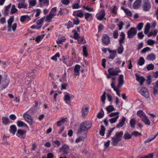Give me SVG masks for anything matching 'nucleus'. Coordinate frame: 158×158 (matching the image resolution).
<instances>
[{
    "label": "nucleus",
    "instance_id": "obj_23",
    "mask_svg": "<svg viewBox=\"0 0 158 158\" xmlns=\"http://www.w3.org/2000/svg\"><path fill=\"white\" fill-rule=\"evenodd\" d=\"M31 19L30 16L28 15H24L21 16L20 20L21 22H23L25 20H28Z\"/></svg>",
    "mask_w": 158,
    "mask_h": 158
},
{
    "label": "nucleus",
    "instance_id": "obj_2",
    "mask_svg": "<svg viewBox=\"0 0 158 158\" xmlns=\"http://www.w3.org/2000/svg\"><path fill=\"white\" fill-rule=\"evenodd\" d=\"M92 126V123L90 121H85L82 123L80 125V128L77 133L81 134L83 131L89 129Z\"/></svg>",
    "mask_w": 158,
    "mask_h": 158
},
{
    "label": "nucleus",
    "instance_id": "obj_43",
    "mask_svg": "<svg viewBox=\"0 0 158 158\" xmlns=\"http://www.w3.org/2000/svg\"><path fill=\"white\" fill-rule=\"evenodd\" d=\"M119 117V115H117L114 118H113L109 120V121L111 123H115L118 119Z\"/></svg>",
    "mask_w": 158,
    "mask_h": 158
},
{
    "label": "nucleus",
    "instance_id": "obj_50",
    "mask_svg": "<svg viewBox=\"0 0 158 158\" xmlns=\"http://www.w3.org/2000/svg\"><path fill=\"white\" fill-rule=\"evenodd\" d=\"M33 75V74L32 75H31V74H28V75L26 77L25 79L27 80V81H30L32 80V76Z\"/></svg>",
    "mask_w": 158,
    "mask_h": 158
},
{
    "label": "nucleus",
    "instance_id": "obj_26",
    "mask_svg": "<svg viewBox=\"0 0 158 158\" xmlns=\"http://www.w3.org/2000/svg\"><path fill=\"white\" fill-rule=\"evenodd\" d=\"M158 135V132L156 135H152L151 137H149L144 142V143H148L150 142L153 140Z\"/></svg>",
    "mask_w": 158,
    "mask_h": 158
},
{
    "label": "nucleus",
    "instance_id": "obj_17",
    "mask_svg": "<svg viewBox=\"0 0 158 158\" xmlns=\"http://www.w3.org/2000/svg\"><path fill=\"white\" fill-rule=\"evenodd\" d=\"M66 40L65 37L63 36H59L58 39L56 40L57 43L59 45L60 44L65 41Z\"/></svg>",
    "mask_w": 158,
    "mask_h": 158
},
{
    "label": "nucleus",
    "instance_id": "obj_46",
    "mask_svg": "<svg viewBox=\"0 0 158 158\" xmlns=\"http://www.w3.org/2000/svg\"><path fill=\"white\" fill-rule=\"evenodd\" d=\"M83 55L84 56L87 57L88 56V53L87 52V48L86 46H83Z\"/></svg>",
    "mask_w": 158,
    "mask_h": 158
},
{
    "label": "nucleus",
    "instance_id": "obj_61",
    "mask_svg": "<svg viewBox=\"0 0 158 158\" xmlns=\"http://www.w3.org/2000/svg\"><path fill=\"white\" fill-rule=\"evenodd\" d=\"M92 14L89 13H86L84 15L85 16V19L88 20L89 18L91 16Z\"/></svg>",
    "mask_w": 158,
    "mask_h": 158
},
{
    "label": "nucleus",
    "instance_id": "obj_44",
    "mask_svg": "<svg viewBox=\"0 0 158 158\" xmlns=\"http://www.w3.org/2000/svg\"><path fill=\"white\" fill-rule=\"evenodd\" d=\"M106 93L105 92H104L103 94L101 96V101L102 102L103 104L105 103V101L106 100Z\"/></svg>",
    "mask_w": 158,
    "mask_h": 158
},
{
    "label": "nucleus",
    "instance_id": "obj_1",
    "mask_svg": "<svg viewBox=\"0 0 158 158\" xmlns=\"http://www.w3.org/2000/svg\"><path fill=\"white\" fill-rule=\"evenodd\" d=\"M123 135L122 131L116 132L114 135L112 137L111 141V144L113 146H117L118 142L121 140V138Z\"/></svg>",
    "mask_w": 158,
    "mask_h": 158
},
{
    "label": "nucleus",
    "instance_id": "obj_51",
    "mask_svg": "<svg viewBox=\"0 0 158 158\" xmlns=\"http://www.w3.org/2000/svg\"><path fill=\"white\" fill-rule=\"evenodd\" d=\"M83 8L86 10L89 11H94V10L93 8L90 7H89L88 6H83Z\"/></svg>",
    "mask_w": 158,
    "mask_h": 158
},
{
    "label": "nucleus",
    "instance_id": "obj_40",
    "mask_svg": "<svg viewBox=\"0 0 158 158\" xmlns=\"http://www.w3.org/2000/svg\"><path fill=\"white\" fill-rule=\"evenodd\" d=\"M135 120L134 118H132L130 120V124L131 127L134 128L135 127Z\"/></svg>",
    "mask_w": 158,
    "mask_h": 158
},
{
    "label": "nucleus",
    "instance_id": "obj_62",
    "mask_svg": "<svg viewBox=\"0 0 158 158\" xmlns=\"http://www.w3.org/2000/svg\"><path fill=\"white\" fill-rule=\"evenodd\" d=\"M73 32H74V38L76 40L79 37V34L76 31H73Z\"/></svg>",
    "mask_w": 158,
    "mask_h": 158
},
{
    "label": "nucleus",
    "instance_id": "obj_37",
    "mask_svg": "<svg viewBox=\"0 0 158 158\" xmlns=\"http://www.w3.org/2000/svg\"><path fill=\"white\" fill-rule=\"evenodd\" d=\"M118 8L116 5H115L113 6V8H111V10L112 14L116 15L117 13Z\"/></svg>",
    "mask_w": 158,
    "mask_h": 158
},
{
    "label": "nucleus",
    "instance_id": "obj_9",
    "mask_svg": "<svg viewBox=\"0 0 158 158\" xmlns=\"http://www.w3.org/2000/svg\"><path fill=\"white\" fill-rule=\"evenodd\" d=\"M108 72L109 74L112 76H117L118 75L119 72L116 69L113 68H109L108 70Z\"/></svg>",
    "mask_w": 158,
    "mask_h": 158
},
{
    "label": "nucleus",
    "instance_id": "obj_4",
    "mask_svg": "<svg viewBox=\"0 0 158 158\" xmlns=\"http://www.w3.org/2000/svg\"><path fill=\"white\" fill-rule=\"evenodd\" d=\"M137 32L136 28L131 27L127 32V37L129 39L133 38L136 35Z\"/></svg>",
    "mask_w": 158,
    "mask_h": 158
},
{
    "label": "nucleus",
    "instance_id": "obj_42",
    "mask_svg": "<svg viewBox=\"0 0 158 158\" xmlns=\"http://www.w3.org/2000/svg\"><path fill=\"white\" fill-rule=\"evenodd\" d=\"M55 15L49 13V15H47L46 17V20L48 21L49 22H50L51 21V19L52 18H53V17Z\"/></svg>",
    "mask_w": 158,
    "mask_h": 158
},
{
    "label": "nucleus",
    "instance_id": "obj_52",
    "mask_svg": "<svg viewBox=\"0 0 158 158\" xmlns=\"http://www.w3.org/2000/svg\"><path fill=\"white\" fill-rule=\"evenodd\" d=\"M59 57L60 54L59 53H57L53 56L52 57L51 59L52 60L56 61L57 60V57Z\"/></svg>",
    "mask_w": 158,
    "mask_h": 158
},
{
    "label": "nucleus",
    "instance_id": "obj_60",
    "mask_svg": "<svg viewBox=\"0 0 158 158\" xmlns=\"http://www.w3.org/2000/svg\"><path fill=\"white\" fill-rule=\"evenodd\" d=\"M44 19H45L44 17H42L40 19H39L37 21V22H36L37 24L38 25H40V24H41L44 21Z\"/></svg>",
    "mask_w": 158,
    "mask_h": 158
},
{
    "label": "nucleus",
    "instance_id": "obj_47",
    "mask_svg": "<svg viewBox=\"0 0 158 158\" xmlns=\"http://www.w3.org/2000/svg\"><path fill=\"white\" fill-rule=\"evenodd\" d=\"M11 6V3H10L8 6L5 8L4 12L5 14L8 15V11Z\"/></svg>",
    "mask_w": 158,
    "mask_h": 158
},
{
    "label": "nucleus",
    "instance_id": "obj_55",
    "mask_svg": "<svg viewBox=\"0 0 158 158\" xmlns=\"http://www.w3.org/2000/svg\"><path fill=\"white\" fill-rule=\"evenodd\" d=\"M124 12L127 15L131 17L132 16V14L131 11L128 9H127L124 10Z\"/></svg>",
    "mask_w": 158,
    "mask_h": 158
},
{
    "label": "nucleus",
    "instance_id": "obj_29",
    "mask_svg": "<svg viewBox=\"0 0 158 158\" xmlns=\"http://www.w3.org/2000/svg\"><path fill=\"white\" fill-rule=\"evenodd\" d=\"M156 59V56L153 54H151L148 56L147 59L148 60H153Z\"/></svg>",
    "mask_w": 158,
    "mask_h": 158
},
{
    "label": "nucleus",
    "instance_id": "obj_12",
    "mask_svg": "<svg viewBox=\"0 0 158 158\" xmlns=\"http://www.w3.org/2000/svg\"><path fill=\"white\" fill-rule=\"evenodd\" d=\"M124 83L123 76V75H120L118 78V83L117 85L118 88L121 86Z\"/></svg>",
    "mask_w": 158,
    "mask_h": 158
},
{
    "label": "nucleus",
    "instance_id": "obj_14",
    "mask_svg": "<svg viewBox=\"0 0 158 158\" xmlns=\"http://www.w3.org/2000/svg\"><path fill=\"white\" fill-rule=\"evenodd\" d=\"M125 34L123 32H121L120 35V38L119 40V44H122L124 43L125 39Z\"/></svg>",
    "mask_w": 158,
    "mask_h": 158
},
{
    "label": "nucleus",
    "instance_id": "obj_28",
    "mask_svg": "<svg viewBox=\"0 0 158 158\" xmlns=\"http://www.w3.org/2000/svg\"><path fill=\"white\" fill-rule=\"evenodd\" d=\"M2 123L6 125L9 124L10 122L9 118L6 117H3L2 118Z\"/></svg>",
    "mask_w": 158,
    "mask_h": 158
},
{
    "label": "nucleus",
    "instance_id": "obj_21",
    "mask_svg": "<svg viewBox=\"0 0 158 158\" xmlns=\"http://www.w3.org/2000/svg\"><path fill=\"white\" fill-rule=\"evenodd\" d=\"M141 120L145 124L148 125H150V121L146 115Z\"/></svg>",
    "mask_w": 158,
    "mask_h": 158
},
{
    "label": "nucleus",
    "instance_id": "obj_20",
    "mask_svg": "<svg viewBox=\"0 0 158 158\" xmlns=\"http://www.w3.org/2000/svg\"><path fill=\"white\" fill-rule=\"evenodd\" d=\"M64 98L65 102L67 104H69V101L70 100V94L68 93H65Z\"/></svg>",
    "mask_w": 158,
    "mask_h": 158
},
{
    "label": "nucleus",
    "instance_id": "obj_34",
    "mask_svg": "<svg viewBox=\"0 0 158 158\" xmlns=\"http://www.w3.org/2000/svg\"><path fill=\"white\" fill-rule=\"evenodd\" d=\"M104 114V112L102 109H101L100 111L99 112L97 115L98 118H100L103 117Z\"/></svg>",
    "mask_w": 158,
    "mask_h": 158
},
{
    "label": "nucleus",
    "instance_id": "obj_31",
    "mask_svg": "<svg viewBox=\"0 0 158 158\" xmlns=\"http://www.w3.org/2000/svg\"><path fill=\"white\" fill-rule=\"evenodd\" d=\"M17 125L19 127L24 126V127H27V125L23 122L19 120L17 122Z\"/></svg>",
    "mask_w": 158,
    "mask_h": 158
},
{
    "label": "nucleus",
    "instance_id": "obj_19",
    "mask_svg": "<svg viewBox=\"0 0 158 158\" xmlns=\"http://www.w3.org/2000/svg\"><path fill=\"white\" fill-rule=\"evenodd\" d=\"M151 8V5L150 3L148 2H146L144 3L143 6V10L145 11H148Z\"/></svg>",
    "mask_w": 158,
    "mask_h": 158
},
{
    "label": "nucleus",
    "instance_id": "obj_63",
    "mask_svg": "<svg viewBox=\"0 0 158 158\" xmlns=\"http://www.w3.org/2000/svg\"><path fill=\"white\" fill-rule=\"evenodd\" d=\"M73 23L74 24L78 25L79 24L80 22V20L77 17H76L73 20Z\"/></svg>",
    "mask_w": 158,
    "mask_h": 158
},
{
    "label": "nucleus",
    "instance_id": "obj_56",
    "mask_svg": "<svg viewBox=\"0 0 158 158\" xmlns=\"http://www.w3.org/2000/svg\"><path fill=\"white\" fill-rule=\"evenodd\" d=\"M131 134L132 135H134L135 136H137L139 135H141V133H139L137 131H134L131 133Z\"/></svg>",
    "mask_w": 158,
    "mask_h": 158
},
{
    "label": "nucleus",
    "instance_id": "obj_49",
    "mask_svg": "<svg viewBox=\"0 0 158 158\" xmlns=\"http://www.w3.org/2000/svg\"><path fill=\"white\" fill-rule=\"evenodd\" d=\"M65 26L68 29L72 28L73 27L72 22L70 21H69L67 23L65 24Z\"/></svg>",
    "mask_w": 158,
    "mask_h": 158
},
{
    "label": "nucleus",
    "instance_id": "obj_11",
    "mask_svg": "<svg viewBox=\"0 0 158 158\" xmlns=\"http://www.w3.org/2000/svg\"><path fill=\"white\" fill-rule=\"evenodd\" d=\"M135 76L136 80L139 82L140 85H142L145 80L144 78L143 77L140 76L137 74H136Z\"/></svg>",
    "mask_w": 158,
    "mask_h": 158
},
{
    "label": "nucleus",
    "instance_id": "obj_32",
    "mask_svg": "<svg viewBox=\"0 0 158 158\" xmlns=\"http://www.w3.org/2000/svg\"><path fill=\"white\" fill-rule=\"evenodd\" d=\"M116 50H114L112 51V52L110 54L109 57V59H113L116 56L117 53Z\"/></svg>",
    "mask_w": 158,
    "mask_h": 158
},
{
    "label": "nucleus",
    "instance_id": "obj_54",
    "mask_svg": "<svg viewBox=\"0 0 158 158\" xmlns=\"http://www.w3.org/2000/svg\"><path fill=\"white\" fill-rule=\"evenodd\" d=\"M153 154L152 153H150L148 155L143 156L140 157V158H153Z\"/></svg>",
    "mask_w": 158,
    "mask_h": 158
},
{
    "label": "nucleus",
    "instance_id": "obj_57",
    "mask_svg": "<svg viewBox=\"0 0 158 158\" xmlns=\"http://www.w3.org/2000/svg\"><path fill=\"white\" fill-rule=\"evenodd\" d=\"M86 137V136L85 137H81L77 138L76 140V143L82 141H83L84 139Z\"/></svg>",
    "mask_w": 158,
    "mask_h": 158
},
{
    "label": "nucleus",
    "instance_id": "obj_39",
    "mask_svg": "<svg viewBox=\"0 0 158 158\" xmlns=\"http://www.w3.org/2000/svg\"><path fill=\"white\" fill-rule=\"evenodd\" d=\"M64 10L65 11V12H64L63 13L62 12V9L61 8L60 9V10L58 12V13L57 14V15H62L63 14H68L69 12V10L66 9H64Z\"/></svg>",
    "mask_w": 158,
    "mask_h": 158
},
{
    "label": "nucleus",
    "instance_id": "obj_27",
    "mask_svg": "<svg viewBox=\"0 0 158 158\" xmlns=\"http://www.w3.org/2000/svg\"><path fill=\"white\" fill-rule=\"evenodd\" d=\"M137 114L141 119L146 115L145 113L142 110H138L137 113Z\"/></svg>",
    "mask_w": 158,
    "mask_h": 158
},
{
    "label": "nucleus",
    "instance_id": "obj_3",
    "mask_svg": "<svg viewBox=\"0 0 158 158\" xmlns=\"http://www.w3.org/2000/svg\"><path fill=\"white\" fill-rule=\"evenodd\" d=\"M138 92L145 98H148L149 97L150 94L147 89L145 87L140 86L138 88Z\"/></svg>",
    "mask_w": 158,
    "mask_h": 158
},
{
    "label": "nucleus",
    "instance_id": "obj_18",
    "mask_svg": "<svg viewBox=\"0 0 158 158\" xmlns=\"http://www.w3.org/2000/svg\"><path fill=\"white\" fill-rule=\"evenodd\" d=\"M102 40L103 43L105 44H108L110 42L109 37L107 35L103 36Z\"/></svg>",
    "mask_w": 158,
    "mask_h": 158
},
{
    "label": "nucleus",
    "instance_id": "obj_22",
    "mask_svg": "<svg viewBox=\"0 0 158 158\" xmlns=\"http://www.w3.org/2000/svg\"><path fill=\"white\" fill-rule=\"evenodd\" d=\"M27 4L24 2L19 3L17 5L18 8L19 9H21V8L27 9Z\"/></svg>",
    "mask_w": 158,
    "mask_h": 158
},
{
    "label": "nucleus",
    "instance_id": "obj_7",
    "mask_svg": "<svg viewBox=\"0 0 158 158\" xmlns=\"http://www.w3.org/2000/svg\"><path fill=\"white\" fill-rule=\"evenodd\" d=\"M26 131L24 130L21 129L18 130L16 135L19 138L23 139L25 137V134Z\"/></svg>",
    "mask_w": 158,
    "mask_h": 158
},
{
    "label": "nucleus",
    "instance_id": "obj_64",
    "mask_svg": "<svg viewBox=\"0 0 158 158\" xmlns=\"http://www.w3.org/2000/svg\"><path fill=\"white\" fill-rule=\"evenodd\" d=\"M143 24V23H139L137 25V28L139 31H140L142 28Z\"/></svg>",
    "mask_w": 158,
    "mask_h": 158
},
{
    "label": "nucleus",
    "instance_id": "obj_15",
    "mask_svg": "<svg viewBox=\"0 0 158 158\" xmlns=\"http://www.w3.org/2000/svg\"><path fill=\"white\" fill-rule=\"evenodd\" d=\"M126 119V118L125 117L123 116L122 119L120 120L118 124L116 125V127L117 128H119L123 127L124 124Z\"/></svg>",
    "mask_w": 158,
    "mask_h": 158
},
{
    "label": "nucleus",
    "instance_id": "obj_38",
    "mask_svg": "<svg viewBox=\"0 0 158 158\" xmlns=\"http://www.w3.org/2000/svg\"><path fill=\"white\" fill-rule=\"evenodd\" d=\"M13 17H11L7 20L8 27H10V26H11V24L14 21Z\"/></svg>",
    "mask_w": 158,
    "mask_h": 158
},
{
    "label": "nucleus",
    "instance_id": "obj_59",
    "mask_svg": "<svg viewBox=\"0 0 158 158\" xmlns=\"http://www.w3.org/2000/svg\"><path fill=\"white\" fill-rule=\"evenodd\" d=\"M154 68V66L153 64H150L148 65L147 67V69L148 70H153Z\"/></svg>",
    "mask_w": 158,
    "mask_h": 158
},
{
    "label": "nucleus",
    "instance_id": "obj_58",
    "mask_svg": "<svg viewBox=\"0 0 158 158\" xmlns=\"http://www.w3.org/2000/svg\"><path fill=\"white\" fill-rule=\"evenodd\" d=\"M119 114L118 112H116L112 113L110 114L108 116L110 117H115L117 115H119L118 114Z\"/></svg>",
    "mask_w": 158,
    "mask_h": 158
},
{
    "label": "nucleus",
    "instance_id": "obj_36",
    "mask_svg": "<svg viewBox=\"0 0 158 158\" xmlns=\"http://www.w3.org/2000/svg\"><path fill=\"white\" fill-rule=\"evenodd\" d=\"M145 62L144 58L142 57H140L138 61V64L139 65H142Z\"/></svg>",
    "mask_w": 158,
    "mask_h": 158
},
{
    "label": "nucleus",
    "instance_id": "obj_48",
    "mask_svg": "<svg viewBox=\"0 0 158 158\" xmlns=\"http://www.w3.org/2000/svg\"><path fill=\"white\" fill-rule=\"evenodd\" d=\"M56 7H55L52 8L50 12V13L55 16L56 15Z\"/></svg>",
    "mask_w": 158,
    "mask_h": 158
},
{
    "label": "nucleus",
    "instance_id": "obj_25",
    "mask_svg": "<svg viewBox=\"0 0 158 158\" xmlns=\"http://www.w3.org/2000/svg\"><path fill=\"white\" fill-rule=\"evenodd\" d=\"M10 132L13 135H15L17 131V128L15 125H13L10 126Z\"/></svg>",
    "mask_w": 158,
    "mask_h": 158
},
{
    "label": "nucleus",
    "instance_id": "obj_33",
    "mask_svg": "<svg viewBox=\"0 0 158 158\" xmlns=\"http://www.w3.org/2000/svg\"><path fill=\"white\" fill-rule=\"evenodd\" d=\"M106 110L108 113H110L115 110V109L114 106L112 105L109 106L106 108Z\"/></svg>",
    "mask_w": 158,
    "mask_h": 158
},
{
    "label": "nucleus",
    "instance_id": "obj_16",
    "mask_svg": "<svg viewBox=\"0 0 158 158\" xmlns=\"http://www.w3.org/2000/svg\"><path fill=\"white\" fill-rule=\"evenodd\" d=\"M141 2L142 0H136L133 3V8L135 9H138Z\"/></svg>",
    "mask_w": 158,
    "mask_h": 158
},
{
    "label": "nucleus",
    "instance_id": "obj_53",
    "mask_svg": "<svg viewBox=\"0 0 158 158\" xmlns=\"http://www.w3.org/2000/svg\"><path fill=\"white\" fill-rule=\"evenodd\" d=\"M17 11V9L15 8V5H13L12 6L11 9V11L10 14H13L16 13Z\"/></svg>",
    "mask_w": 158,
    "mask_h": 158
},
{
    "label": "nucleus",
    "instance_id": "obj_8",
    "mask_svg": "<svg viewBox=\"0 0 158 158\" xmlns=\"http://www.w3.org/2000/svg\"><path fill=\"white\" fill-rule=\"evenodd\" d=\"M105 15V10H102L96 14V16L98 20L101 21L103 19Z\"/></svg>",
    "mask_w": 158,
    "mask_h": 158
},
{
    "label": "nucleus",
    "instance_id": "obj_5",
    "mask_svg": "<svg viewBox=\"0 0 158 158\" xmlns=\"http://www.w3.org/2000/svg\"><path fill=\"white\" fill-rule=\"evenodd\" d=\"M23 117L25 121L27 122L30 125H32L34 123V122L31 116L27 114L24 113L23 115Z\"/></svg>",
    "mask_w": 158,
    "mask_h": 158
},
{
    "label": "nucleus",
    "instance_id": "obj_13",
    "mask_svg": "<svg viewBox=\"0 0 158 158\" xmlns=\"http://www.w3.org/2000/svg\"><path fill=\"white\" fill-rule=\"evenodd\" d=\"M80 66L78 64H76L74 67V75L76 77L79 75V71Z\"/></svg>",
    "mask_w": 158,
    "mask_h": 158
},
{
    "label": "nucleus",
    "instance_id": "obj_41",
    "mask_svg": "<svg viewBox=\"0 0 158 158\" xmlns=\"http://www.w3.org/2000/svg\"><path fill=\"white\" fill-rule=\"evenodd\" d=\"M131 134H129L128 132L125 133L124 134L123 137L125 139H131Z\"/></svg>",
    "mask_w": 158,
    "mask_h": 158
},
{
    "label": "nucleus",
    "instance_id": "obj_30",
    "mask_svg": "<svg viewBox=\"0 0 158 158\" xmlns=\"http://www.w3.org/2000/svg\"><path fill=\"white\" fill-rule=\"evenodd\" d=\"M66 121V119L64 118H62L61 120L58 121L56 122L57 125L60 127Z\"/></svg>",
    "mask_w": 158,
    "mask_h": 158
},
{
    "label": "nucleus",
    "instance_id": "obj_24",
    "mask_svg": "<svg viewBox=\"0 0 158 158\" xmlns=\"http://www.w3.org/2000/svg\"><path fill=\"white\" fill-rule=\"evenodd\" d=\"M119 47L117 48L116 50L118 53L119 54H121L123 53L124 50V48L123 44H119Z\"/></svg>",
    "mask_w": 158,
    "mask_h": 158
},
{
    "label": "nucleus",
    "instance_id": "obj_35",
    "mask_svg": "<svg viewBox=\"0 0 158 158\" xmlns=\"http://www.w3.org/2000/svg\"><path fill=\"white\" fill-rule=\"evenodd\" d=\"M17 23H14L12 25V26H10V27H8V31H10L11 30V28L12 27V29L13 31H15L17 27Z\"/></svg>",
    "mask_w": 158,
    "mask_h": 158
},
{
    "label": "nucleus",
    "instance_id": "obj_45",
    "mask_svg": "<svg viewBox=\"0 0 158 158\" xmlns=\"http://www.w3.org/2000/svg\"><path fill=\"white\" fill-rule=\"evenodd\" d=\"M101 129L99 132V134L102 136H104L105 133V128L103 126H101Z\"/></svg>",
    "mask_w": 158,
    "mask_h": 158
},
{
    "label": "nucleus",
    "instance_id": "obj_10",
    "mask_svg": "<svg viewBox=\"0 0 158 158\" xmlns=\"http://www.w3.org/2000/svg\"><path fill=\"white\" fill-rule=\"evenodd\" d=\"M89 108L87 106H84L81 109V116L82 117H85L86 116L88 112Z\"/></svg>",
    "mask_w": 158,
    "mask_h": 158
},
{
    "label": "nucleus",
    "instance_id": "obj_6",
    "mask_svg": "<svg viewBox=\"0 0 158 158\" xmlns=\"http://www.w3.org/2000/svg\"><path fill=\"white\" fill-rule=\"evenodd\" d=\"M69 146L64 145L60 148V151L63 152V154H68L69 152Z\"/></svg>",
    "mask_w": 158,
    "mask_h": 158
}]
</instances>
